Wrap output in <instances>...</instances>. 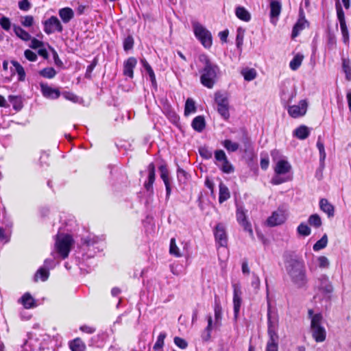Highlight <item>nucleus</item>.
<instances>
[{
  "label": "nucleus",
  "mask_w": 351,
  "mask_h": 351,
  "mask_svg": "<svg viewBox=\"0 0 351 351\" xmlns=\"http://www.w3.org/2000/svg\"><path fill=\"white\" fill-rule=\"evenodd\" d=\"M40 75L45 78L51 79L56 75V71L53 67H47L39 71Z\"/></svg>",
  "instance_id": "34"
},
{
  "label": "nucleus",
  "mask_w": 351,
  "mask_h": 351,
  "mask_svg": "<svg viewBox=\"0 0 351 351\" xmlns=\"http://www.w3.org/2000/svg\"><path fill=\"white\" fill-rule=\"evenodd\" d=\"M222 145L228 152H236L239 147V143L232 142L228 139L223 141Z\"/></svg>",
  "instance_id": "37"
},
{
  "label": "nucleus",
  "mask_w": 351,
  "mask_h": 351,
  "mask_svg": "<svg viewBox=\"0 0 351 351\" xmlns=\"http://www.w3.org/2000/svg\"><path fill=\"white\" fill-rule=\"evenodd\" d=\"M196 110V107L195 105V102L192 99H187L185 108H184V114L185 115H188L191 113L195 112Z\"/></svg>",
  "instance_id": "38"
},
{
  "label": "nucleus",
  "mask_w": 351,
  "mask_h": 351,
  "mask_svg": "<svg viewBox=\"0 0 351 351\" xmlns=\"http://www.w3.org/2000/svg\"><path fill=\"white\" fill-rule=\"evenodd\" d=\"M143 224L146 233H152L154 230V222L152 215L147 216L146 219L143 221Z\"/></svg>",
  "instance_id": "35"
},
{
  "label": "nucleus",
  "mask_w": 351,
  "mask_h": 351,
  "mask_svg": "<svg viewBox=\"0 0 351 351\" xmlns=\"http://www.w3.org/2000/svg\"><path fill=\"white\" fill-rule=\"evenodd\" d=\"M243 33L240 32V29H239L236 38V43L238 47H241L243 45Z\"/></svg>",
  "instance_id": "63"
},
{
  "label": "nucleus",
  "mask_w": 351,
  "mask_h": 351,
  "mask_svg": "<svg viewBox=\"0 0 351 351\" xmlns=\"http://www.w3.org/2000/svg\"><path fill=\"white\" fill-rule=\"evenodd\" d=\"M39 84L44 97L49 99H56L60 96V91L58 88H53L45 82H40Z\"/></svg>",
  "instance_id": "10"
},
{
  "label": "nucleus",
  "mask_w": 351,
  "mask_h": 351,
  "mask_svg": "<svg viewBox=\"0 0 351 351\" xmlns=\"http://www.w3.org/2000/svg\"><path fill=\"white\" fill-rule=\"evenodd\" d=\"M31 6L28 0H22L19 2V8L21 10L27 12L31 8Z\"/></svg>",
  "instance_id": "55"
},
{
  "label": "nucleus",
  "mask_w": 351,
  "mask_h": 351,
  "mask_svg": "<svg viewBox=\"0 0 351 351\" xmlns=\"http://www.w3.org/2000/svg\"><path fill=\"white\" fill-rule=\"evenodd\" d=\"M287 271L291 281L298 287H302L307 282L305 265L303 261L291 259L288 262Z\"/></svg>",
  "instance_id": "2"
},
{
  "label": "nucleus",
  "mask_w": 351,
  "mask_h": 351,
  "mask_svg": "<svg viewBox=\"0 0 351 351\" xmlns=\"http://www.w3.org/2000/svg\"><path fill=\"white\" fill-rule=\"evenodd\" d=\"M160 172V176L165 183L167 197H168L171 193V181L169 178V170L167 169L166 165H162L158 167Z\"/></svg>",
  "instance_id": "16"
},
{
  "label": "nucleus",
  "mask_w": 351,
  "mask_h": 351,
  "mask_svg": "<svg viewBox=\"0 0 351 351\" xmlns=\"http://www.w3.org/2000/svg\"><path fill=\"white\" fill-rule=\"evenodd\" d=\"M311 318V332L316 342H323L326 337V331L322 325L323 317L320 313L313 314L312 309L308 311Z\"/></svg>",
  "instance_id": "3"
},
{
  "label": "nucleus",
  "mask_w": 351,
  "mask_h": 351,
  "mask_svg": "<svg viewBox=\"0 0 351 351\" xmlns=\"http://www.w3.org/2000/svg\"><path fill=\"white\" fill-rule=\"evenodd\" d=\"M141 63L142 64L143 68L148 73L151 82L154 84V72L152 71V66L148 64V62L145 59H142L141 60Z\"/></svg>",
  "instance_id": "42"
},
{
  "label": "nucleus",
  "mask_w": 351,
  "mask_h": 351,
  "mask_svg": "<svg viewBox=\"0 0 351 351\" xmlns=\"http://www.w3.org/2000/svg\"><path fill=\"white\" fill-rule=\"evenodd\" d=\"M193 128L198 132H201L205 128L206 123L204 117L197 116L192 121L191 124Z\"/></svg>",
  "instance_id": "25"
},
{
  "label": "nucleus",
  "mask_w": 351,
  "mask_h": 351,
  "mask_svg": "<svg viewBox=\"0 0 351 351\" xmlns=\"http://www.w3.org/2000/svg\"><path fill=\"white\" fill-rule=\"evenodd\" d=\"M234 295H233V304H234V317L237 318L240 311L241 306V294L240 287L238 285H234Z\"/></svg>",
  "instance_id": "15"
},
{
  "label": "nucleus",
  "mask_w": 351,
  "mask_h": 351,
  "mask_svg": "<svg viewBox=\"0 0 351 351\" xmlns=\"http://www.w3.org/2000/svg\"><path fill=\"white\" fill-rule=\"evenodd\" d=\"M307 110V102L306 100H301L298 105L291 106L288 108L289 114L293 118H298L304 116Z\"/></svg>",
  "instance_id": "11"
},
{
  "label": "nucleus",
  "mask_w": 351,
  "mask_h": 351,
  "mask_svg": "<svg viewBox=\"0 0 351 351\" xmlns=\"http://www.w3.org/2000/svg\"><path fill=\"white\" fill-rule=\"evenodd\" d=\"M73 241L71 235L64 234H57L55 249L56 252L62 258H66L69 256Z\"/></svg>",
  "instance_id": "5"
},
{
  "label": "nucleus",
  "mask_w": 351,
  "mask_h": 351,
  "mask_svg": "<svg viewBox=\"0 0 351 351\" xmlns=\"http://www.w3.org/2000/svg\"><path fill=\"white\" fill-rule=\"evenodd\" d=\"M308 223L315 228H319L322 225V220L317 214L312 215L309 217L308 220Z\"/></svg>",
  "instance_id": "41"
},
{
  "label": "nucleus",
  "mask_w": 351,
  "mask_h": 351,
  "mask_svg": "<svg viewBox=\"0 0 351 351\" xmlns=\"http://www.w3.org/2000/svg\"><path fill=\"white\" fill-rule=\"evenodd\" d=\"M165 338V334H160L158 337L156 343H155V350L161 348L164 344V339Z\"/></svg>",
  "instance_id": "62"
},
{
  "label": "nucleus",
  "mask_w": 351,
  "mask_h": 351,
  "mask_svg": "<svg viewBox=\"0 0 351 351\" xmlns=\"http://www.w3.org/2000/svg\"><path fill=\"white\" fill-rule=\"evenodd\" d=\"M11 63L14 66V70L12 69V75L16 73L19 82L25 81L26 74L24 68L16 60H12Z\"/></svg>",
  "instance_id": "18"
},
{
  "label": "nucleus",
  "mask_w": 351,
  "mask_h": 351,
  "mask_svg": "<svg viewBox=\"0 0 351 351\" xmlns=\"http://www.w3.org/2000/svg\"><path fill=\"white\" fill-rule=\"evenodd\" d=\"M49 277V269L43 267H40L35 274L34 278L37 281L40 278L42 281H45Z\"/></svg>",
  "instance_id": "36"
},
{
  "label": "nucleus",
  "mask_w": 351,
  "mask_h": 351,
  "mask_svg": "<svg viewBox=\"0 0 351 351\" xmlns=\"http://www.w3.org/2000/svg\"><path fill=\"white\" fill-rule=\"evenodd\" d=\"M199 152L200 156L206 159L210 158L213 156L212 152L205 147H200L199 149Z\"/></svg>",
  "instance_id": "54"
},
{
  "label": "nucleus",
  "mask_w": 351,
  "mask_h": 351,
  "mask_svg": "<svg viewBox=\"0 0 351 351\" xmlns=\"http://www.w3.org/2000/svg\"><path fill=\"white\" fill-rule=\"evenodd\" d=\"M193 31L195 36L206 48H210L212 45V35L202 25L197 22L193 23Z\"/></svg>",
  "instance_id": "6"
},
{
  "label": "nucleus",
  "mask_w": 351,
  "mask_h": 351,
  "mask_svg": "<svg viewBox=\"0 0 351 351\" xmlns=\"http://www.w3.org/2000/svg\"><path fill=\"white\" fill-rule=\"evenodd\" d=\"M252 278H253V279L252 280L251 285L254 287V289L258 290L260 288V285H261L260 279H259L258 276L255 274H253Z\"/></svg>",
  "instance_id": "59"
},
{
  "label": "nucleus",
  "mask_w": 351,
  "mask_h": 351,
  "mask_svg": "<svg viewBox=\"0 0 351 351\" xmlns=\"http://www.w3.org/2000/svg\"><path fill=\"white\" fill-rule=\"evenodd\" d=\"M303 59V55L300 53L296 54L289 63V66L291 69H292L293 71L297 70L302 64Z\"/></svg>",
  "instance_id": "30"
},
{
  "label": "nucleus",
  "mask_w": 351,
  "mask_h": 351,
  "mask_svg": "<svg viewBox=\"0 0 351 351\" xmlns=\"http://www.w3.org/2000/svg\"><path fill=\"white\" fill-rule=\"evenodd\" d=\"M215 100L217 104V111L226 120L230 117L229 103L228 97L221 93H216Z\"/></svg>",
  "instance_id": "8"
},
{
  "label": "nucleus",
  "mask_w": 351,
  "mask_h": 351,
  "mask_svg": "<svg viewBox=\"0 0 351 351\" xmlns=\"http://www.w3.org/2000/svg\"><path fill=\"white\" fill-rule=\"evenodd\" d=\"M44 31L47 34H51L56 32L61 33L63 27L59 19L52 16L44 22Z\"/></svg>",
  "instance_id": "9"
},
{
  "label": "nucleus",
  "mask_w": 351,
  "mask_h": 351,
  "mask_svg": "<svg viewBox=\"0 0 351 351\" xmlns=\"http://www.w3.org/2000/svg\"><path fill=\"white\" fill-rule=\"evenodd\" d=\"M199 60L203 64L202 68L199 70L200 82L204 86L211 89L220 75V69L205 54H201Z\"/></svg>",
  "instance_id": "1"
},
{
  "label": "nucleus",
  "mask_w": 351,
  "mask_h": 351,
  "mask_svg": "<svg viewBox=\"0 0 351 351\" xmlns=\"http://www.w3.org/2000/svg\"><path fill=\"white\" fill-rule=\"evenodd\" d=\"M208 326L205 329V332H206V334L205 335H203L202 336V338L207 341L210 339V332L213 329V319H212V317L210 315H209L208 317Z\"/></svg>",
  "instance_id": "46"
},
{
  "label": "nucleus",
  "mask_w": 351,
  "mask_h": 351,
  "mask_svg": "<svg viewBox=\"0 0 351 351\" xmlns=\"http://www.w3.org/2000/svg\"><path fill=\"white\" fill-rule=\"evenodd\" d=\"M236 215L238 222L243 227L245 230L248 231L252 235L253 232L251 225L247 220L246 212L242 206L237 207Z\"/></svg>",
  "instance_id": "13"
},
{
  "label": "nucleus",
  "mask_w": 351,
  "mask_h": 351,
  "mask_svg": "<svg viewBox=\"0 0 351 351\" xmlns=\"http://www.w3.org/2000/svg\"><path fill=\"white\" fill-rule=\"evenodd\" d=\"M337 18L339 21L340 25H343V24H346V20H345V16H344V12L340 6L337 7Z\"/></svg>",
  "instance_id": "58"
},
{
  "label": "nucleus",
  "mask_w": 351,
  "mask_h": 351,
  "mask_svg": "<svg viewBox=\"0 0 351 351\" xmlns=\"http://www.w3.org/2000/svg\"><path fill=\"white\" fill-rule=\"evenodd\" d=\"M175 344L181 349H185L188 346V343L182 338L176 337L174 338Z\"/></svg>",
  "instance_id": "52"
},
{
  "label": "nucleus",
  "mask_w": 351,
  "mask_h": 351,
  "mask_svg": "<svg viewBox=\"0 0 351 351\" xmlns=\"http://www.w3.org/2000/svg\"><path fill=\"white\" fill-rule=\"evenodd\" d=\"M309 130L308 128L305 125H301L296 128L294 130V135L298 138L299 139H305L309 135Z\"/></svg>",
  "instance_id": "28"
},
{
  "label": "nucleus",
  "mask_w": 351,
  "mask_h": 351,
  "mask_svg": "<svg viewBox=\"0 0 351 351\" xmlns=\"http://www.w3.org/2000/svg\"><path fill=\"white\" fill-rule=\"evenodd\" d=\"M58 14L64 23H68L74 17L73 10L69 7L60 9Z\"/></svg>",
  "instance_id": "19"
},
{
  "label": "nucleus",
  "mask_w": 351,
  "mask_h": 351,
  "mask_svg": "<svg viewBox=\"0 0 351 351\" xmlns=\"http://www.w3.org/2000/svg\"><path fill=\"white\" fill-rule=\"evenodd\" d=\"M219 202L222 204L230 197V193L228 188L221 182L219 184Z\"/></svg>",
  "instance_id": "23"
},
{
  "label": "nucleus",
  "mask_w": 351,
  "mask_h": 351,
  "mask_svg": "<svg viewBox=\"0 0 351 351\" xmlns=\"http://www.w3.org/2000/svg\"><path fill=\"white\" fill-rule=\"evenodd\" d=\"M169 253L170 254L176 257H180L182 256L179 247L176 245V239L174 238H172L170 241Z\"/></svg>",
  "instance_id": "39"
},
{
  "label": "nucleus",
  "mask_w": 351,
  "mask_h": 351,
  "mask_svg": "<svg viewBox=\"0 0 351 351\" xmlns=\"http://www.w3.org/2000/svg\"><path fill=\"white\" fill-rule=\"evenodd\" d=\"M215 326H220L221 318H222V308L220 304V301L217 296H215Z\"/></svg>",
  "instance_id": "21"
},
{
  "label": "nucleus",
  "mask_w": 351,
  "mask_h": 351,
  "mask_svg": "<svg viewBox=\"0 0 351 351\" xmlns=\"http://www.w3.org/2000/svg\"><path fill=\"white\" fill-rule=\"evenodd\" d=\"M137 64V60L134 57L128 58L123 62V73L125 76L133 78L134 69Z\"/></svg>",
  "instance_id": "14"
},
{
  "label": "nucleus",
  "mask_w": 351,
  "mask_h": 351,
  "mask_svg": "<svg viewBox=\"0 0 351 351\" xmlns=\"http://www.w3.org/2000/svg\"><path fill=\"white\" fill-rule=\"evenodd\" d=\"M268 330L269 340L267 342L266 351H278V336L276 332L277 319L272 317L270 311H268Z\"/></svg>",
  "instance_id": "4"
},
{
  "label": "nucleus",
  "mask_w": 351,
  "mask_h": 351,
  "mask_svg": "<svg viewBox=\"0 0 351 351\" xmlns=\"http://www.w3.org/2000/svg\"><path fill=\"white\" fill-rule=\"evenodd\" d=\"M306 23V21L303 19H300L298 21V22L295 23L293 28L292 31V38H295L298 36L300 31H302L304 27L305 24Z\"/></svg>",
  "instance_id": "33"
},
{
  "label": "nucleus",
  "mask_w": 351,
  "mask_h": 351,
  "mask_svg": "<svg viewBox=\"0 0 351 351\" xmlns=\"http://www.w3.org/2000/svg\"><path fill=\"white\" fill-rule=\"evenodd\" d=\"M317 147L319 152L320 160L324 161L326 158V152H325V149H324V143L320 140V137H319L318 141L317 142Z\"/></svg>",
  "instance_id": "50"
},
{
  "label": "nucleus",
  "mask_w": 351,
  "mask_h": 351,
  "mask_svg": "<svg viewBox=\"0 0 351 351\" xmlns=\"http://www.w3.org/2000/svg\"><path fill=\"white\" fill-rule=\"evenodd\" d=\"M220 169L225 173H230L234 171V167H232V165L230 164L228 159L221 162L220 165Z\"/></svg>",
  "instance_id": "43"
},
{
  "label": "nucleus",
  "mask_w": 351,
  "mask_h": 351,
  "mask_svg": "<svg viewBox=\"0 0 351 351\" xmlns=\"http://www.w3.org/2000/svg\"><path fill=\"white\" fill-rule=\"evenodd\" d=\"M9 241L8 236L5 234V230L0 227V241L7 243Z\"/></svg>",
  "instance_id": "64"
},
{
  "label": "nucleus",
  "mask_w": 351,
  "mask_h": 351,
  "mask_svg": "<svg viewBox=\"0 0 351 351\" xmlns=\"http://www.w3.org/2000/svg\"><path fill=\"white\" fill-rule=\"evenodd\" d=\"M30 40H31V43L29 45V47L34 49L40 48L43 46V43L35 38H31Z\"/></svg>",
  "instance_id": "61"
},
{
  "label": "nucleus",
  "mask_w": 351,
  "mask_h": 351,
  "mask_svg": "<svg viewBox=\"0 0 351 351\" xmlns=\"http://www.w3.org/2000/svg\"><path fill=\"white\" fill-rule=\"evenodd\" d=\"M291 169V165L287 160L284 159L277 161L274 167V171L277 175L285 174L289 172Z\"/></svg>",
  "instance_id": "17"
},
{
  "label": "nucleus",
  "mask_w": 351,
  "mask_h": 351,
  "mask_svg": "<svg viewBox=\"0 0 351 351\" xmlns=\"http://www.w3.org/2000/svg\"><path fill=\"white\" fill-rule=\"evenodd\" d=\"M19 21L22 26L29 28L34 24V18L32 15L21 16Z\"/></svg>",
  "instance_id": "31"
},
{
  "label": "nucleus",
  "mask_w": 351,
  "mask_h": 351,
  "mask_svg": "<svg viewBox=\"0 0 351 351\" xmlns=\"http://www.w3.org/2000/svg\"><path fill=\"white\" fill-rule=\"evenodd\" d=\"M319 207L323 212L327 214L328 217L334 216V206L326 199L323 198L320 199Z\"/></svg>",
  "instance_id": "20"
},
{
  "label": "nucleus",
  "mask_w": 351,
  "mask_h": 351,
  "mask_svg": "<svg viewBox=\"0 0 351 351\" xmlns=\"http://www.w3.org/2000/svg\"><path fill=\"white\" fill-rule=\"evenodd\" d=\"M134 45V39L132 36H128L123 40V48L125 51H128L132 49Z\"/></svg>",
  "instance_id": "49"
},
{
  "label": "nucleus",
  "mask_w": 351,
  "mask_h": 351,
  "mask_svg": "<svg viewBox=\"0 0 351 351\" xmlns=\"http://www.w3.org/2000/svg\"><path fill=\"white\" fill-rule=\"evenodd\" d=\"M242 74L244 79L247 81H251L254 80L256 76V72L254 69L243 71Z\"/></svg>",
  "instance_id": "47"
},
{
  "label": "nucleus",
  "mask_w": 351,
  "mask_h": 351,
  "mask_svg": "<svg viewBox=\"0 0 351 351\" xmlns=\"http://www.w3.org/2000/svg\"><path fill=\"white\" fill-rule=\"evenodd\" d=\"M13 31L15 35L23 41H29L31 40V35L21 26L13 25Z\"/></svg>",
  "instance_id": "22"
},
{
  "label": "nucleus",
  "mask_w": 351,
  "mask_h": 351,
  "mask_svg": "<svg viewBox=\"0 0 351 351\" xmlns=\"http://www.w3.org/2000/svg\"><path fill=\"white\" fill-rule=\"evenodd\" d=\"M317 261L321 268H327L329 266V261L326 256H319Z\"/></svg>",
  "instance_id": "53"
},
{
  "label": "nucleus",
  "mask_w": 351,
  "mask_h": 351,
  "mask_svg": "<svg viewBox=\"0 0 351 351\" xmlns=\"http://www.w3.org/2000/svg\"><path fill=\"white\" fill-rule=\"evenodd\" d=\"M154 182V164L150 163L149 165V181L147 183L145 184V187L147 191H149L151 187L152 184Z\"/></svg>",
  "instance_id": "44"
},
{
  "label": "nucleus",
  "mask_w": 351,
  "mask_h": 351,
  "mask_svg": "<svg viewBox=\"0 0 351 351\" xmlns=\"http://www.w3.org/2000/svg\"><path fill=\"white\" fill-rule=\"evenodd\" d=\"M311 232L310 228L304 223H300L298 227V232L302 236H308Z\"/></svg>",
  "instance_id": "45"
},
{
  "label": "nucleus",
  "mask_w": 351,
  "mask_h": 351,
  "mask_svg": "<svg viewBox=\"0 0 351 351\" xmlns=\"http://www.w3.org/2000/svg\"><path fill=\"white\" fill-rule=\"evenodd\" d=\"M328 243V238L326 234H324L319 241H317L313 245V250L315 251H319L323 248H324Z\"/></svg>",
  "instance_id": "40"
},
{
  "label": "nucleus",
  "mask_w": 351,
  "mask_h": 351,
  "mask_svg": "<svg viewBox=\"0 0 351 351\" xmlns=\"http://www.w3.org/2000/svg\"><path fill=\"white\" fill-rule=\"evenodd\" d=\"M0 25L4 30L9 31L12 25L10 19L6 16H2L0 19Z\"/></svg>",
  "instance_id": "48"
},
{
  "label": "nucleus",
  "mask_w": 351,
  "mask_h": 351,
  "mask_svg": "<svg viewBox=\"0 0 351 351\" xmlns=\"http://www.w3.org/2000/svg\"><path fill=\"white\" fill-rule=\"evenodd\" d=\"M24 55L29 61L34 62L37 60V55L29 49H26L24 52Z\"/></svg>",
  "instance_id": "56"
},
{
  "label": "nucleus",
  "mask_w": 351,
  "mask_h": 351,
  "mask_svg": "<svg viewBox=\"0 0 351 351\" xmlns=\"http://www.w3.org/2000/svg\"><path fill=\"white\" fill-rule=\"evenodd\" d=\"M71 351H85L86 346L84 343L80 339L76 338L71 341L69 343Z\"/></svg>",
  "instance_id": "27"
},
{
  "label": "nucleus",
  "mask_w": 351,
  "mask_h": 351,
  "mask_svg": "<svg viewBox=\"0 0 351 351\" xmlns=\"http://www.w3.org/2000/svg\"><path fill=\"white\" fill-rule=\"evenodd\" d=\"M215 158L218 162H223L228 159L224 151L221 149L216 150L215 152Z\"/></svg>",
  "instance_id": "51"
},
{
  "label": "nucleus",
  "mask_w": 351,
  "mask_h": 351,
  "mask_svg": "<svg viewBox=\"0 0 351 351\" xmlns=\"http://www.w3.org/2000/svg\"><path fill=\"white\" fill-rule=\"evenodd\" d=\"M280 1H270V16L271 18H278L281 12Z\"/></svg>",
  "instance_id": "26"
},
{
  "label": "nucleus",
  "mask_w": 351,
  "mask_h": 351,
  "mask_svg": "<svg viewBox=\"0 0 351 351\" xmlns=\"http://www.w3.org/2000/svg\"><path fill=\"white\" fill-rule=\"evenodd\" d=\"M215 237L216 241L222 247L228 243V237L226 228L222 223H218L215 229Z\"/></svg>",
  "instance_id": "12"
},
{
  "label": "nucleus",
  "mask_w": 351,
  "mask_h": 351,
  "mask_svg": "<svg viewBox=\"0 0 351 351\" xmlns=\"http://www.w3.org/2000/svg\"><path fill=\"white\" fill-rule=\"evenodd\" d=\"M287 208L283 205L280 206L267 218L266 223L270 227L281 225L287 220Z\"/></svg>",
  "instance_id": "7"
},
{
  "label": "nucleus",
  "mask_w": 351,
  "mask_h": 351,
  "mask_svg": "<svg viewBox=\"0 0 351 351\" xmlns=\"http://www.w3.org/2000/svg\"><path fill=\"white\" fill-rule=\"evenodd\" d=\"M236 16L241 20L244 21H249L251 19L250 12L243 7H238L235 11Z\"/></svg>",
  "instance_id": "29"
},
{
  "label": "nucleus",
  "mask_w": 351,
  "mask_h": 351,
  "mask_svg": "<svg viewBox=\"0 0 351 351\" xmlns=\"http://www.w3.org/2000/svg\"><path fill=\"white\" fill-rule=\"evenodd\" d=\"M342 69L346 75V79L348 81L351 80V65L349 60L343 58L342 60Z\"/></svg>",
  "instance_id": "32"
},
{
  "label": "nucleus",
  "mask_w": 351,
  "mask_h": 351,
  "mask_svg": "<svg viewBox=\"0 0 351 351\" xmlns=\"http://www.w3.org/2000/svg\"><path fill=\"white\" fill-rule=\"evenodd\" d=\"M54 254L55 252L51 253V255L53 256V259L47 258L45 261L44 267L49 269V268H53L54 267V259L56 258Z\"/></svg>",
  "instance_id": "60"
},
{
  "label": "nucleus",
  "mask_w": 351,
  "mask_h": 351,
  "mask_svg": "<svg viewBox=\"0 0 351 351\" xmlns=\"http://www.w3.org/2000/svg\"><path fill=\"white\" fill-rule=\"evenodd\" d=\"M19 302L23 304L25 308H31L36 306L34 299L29 293H25L20 298Z\"/></svg>",
  "instance_id": "24"
},
{
  "label": "nucleus",
  "mask_w": 351,
  "mask_h": 351,
  "mask_svg": "<svg viewBox=\"0 0 351 351\" xmlns=\"http://www.w3.org/2000/svg\"><path fill=\"white\" fill-rule=\"evenodd\" d=\"M340 28H341V34H342V36L343 38V42L346 43H348V39H349V34H348V30L347 29L346 24L341 25Z\"/></svg>",
  "instance_id": "57"
}]
</instances>
